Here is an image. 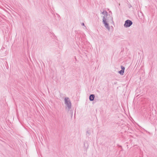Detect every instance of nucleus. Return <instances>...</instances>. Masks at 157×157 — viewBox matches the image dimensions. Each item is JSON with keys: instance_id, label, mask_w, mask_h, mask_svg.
Returning a JSON list of instances; mask_svg holds the SVG:
<instances>
[{"instance_id": "0eeeda50", "label": "nucleus", "mask_w": 157, "mask_h": 157, "mask_svg": "<svg viewBox=\"0 0 157 157\" xmlns=\"http://www.w3.org/2000/svg\"><path fill=\"white\" fill-rule=\"evenodd\" d=\"M121 70H123V71H124V69H125V67L122 66H121Z\"/></svg>"}, {"instance_id": "39448f33", "label": "nucleus", "mask_w": 157, "mask_h": 157, "mask_svg": "<svg viewBox=\"0 0 157 157\" xmlns=\"http://www.w3.org/2000/svg\"><path fill=\"white\" fill-rule=\"evenodd\" d=\"M101 13L104 15L105 16H106V17H109V15H108V14L106 10H104L103 11L102 13Z\"/></svg>"}, {"instance_id": "1a4fd4ad", "label": "nucleus", "mask_w": 157, "mask_h": 157, "mask_svg": "<svg viewBox=\"0 0 157 157\" xmlns=\"http://www.w3.org/2000/svg\"><path fill=\"white\" fill-rule=\"evenodd\" d=\"M132 7V5L131 4H129V5H128V7L129 8H131Z\"/></svg>"}, {"instance_id": "9d476101", "label": "nucleus", "mask_w": 157, "mask_h": 157, "mask_svg": "<svg viewBox=\"0 0 157 157\" xmlns=\"http://www.w3.org/2000/svg\"><path fill=\"white\" fill-rule=\"evenodd\" d=\"M82 25L85 26V24L83 23H82Z\"/></svg>"}, {"instance_id": "423d86ee", "label": "nucleus", "mask_w": 157, "mask_h": 157, "mask_svg": "<svg viewBox=\"0 0 157 157\" xmlns=\"http://www.w3.org/2000/svg\"><path fill=\"white\" fill-rule=\"evenodd\" d=\"M124 71L123 70H121L119 71L118 73L121 75H123L124 74Z\"/></svg>"}, {"instance_id": "20e7f679", "label": "nucleus", "mask_w": 157, "mask_h": 157, "mask_svg": "<svg viewBox=\"0 0 157 157\" xmlns=\"http://www.w3.org/2000/svg\"><path fill=\"white\" fill-rule=\"evenodd\" d=\"M95 98V95L94 94H90L89 96V100L90 101H92L94 100Z\"/></svg>"}, {"instance_id": "f257e3e1", "label": "nucleus", "mask_w": 157, "mask_h": 157, "mask_svg": "<svg viewBox=\"0 0 157 157\" xmlns=\"http://www.w3.org/2000/svg\"><path fill=\"white\" fill-rule=\"evenodd\" d=\"M109 17H105V16L103 17L102 22L104 25L105 27L109 30H110V27L109 25L108 22H110L111 23H113V18L112 17L110 16L109 15Z\"/></svg>"}, {"instance_id": "6e6552de", "label": "nucleus", "mask_w": 157, "mask_h": 157, "mask_svg": "<svg viewBox=\"0 0 157 157\" xmlns=\"http://www.w3.org/2000/svg\"><path fill=\"white\" fill-rule=\"evenodd\" d=\"M86 133H87V134H88V135H90V133L88 131H87Z\"/></svg>"}, {"instance_id": "f03ea898", "label": "nucleus", "mask_w": 157, "mask_h": 157, "mask_svg": "<svg viewBox=\"0 0 157 157\" xmlns=\"http://www.w3.org/2000/svg\"><path fill=\"white\" fill-rule=\"evenodd\" d=\"M65 104L68 108V110L69 111L71 108V104L69 98L68 97L65 98L64 99Z\"/></svg>"}, {"instance_id": "7ed1b4c3", "label": "nucleus", "mask_w": 157, "mask_h": 157, "mask_svg": "<svg viewBox=\"0 0 157 157\" xmlns=\"http://www.w3.org/2000/svg\"><path fill=\"white\" fill-rule=\"evenodd\" d=\"M132 23H133L131 21L127 20L125 21L124 26L126 28L129 27L132 24Z\"/></svg>"}]
</instances>
